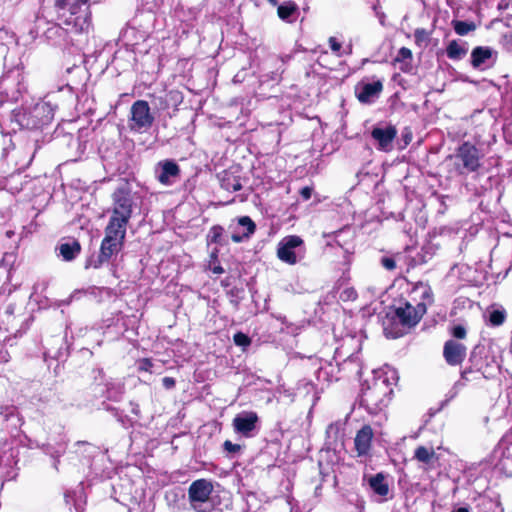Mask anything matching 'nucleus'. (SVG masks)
Here are the masks:
<instances>
[{
	"mask_svg": "<svg viewBox=\"0 0 512 512\" xmlns=\"http://www.w3.org/2000/svg\"><path fill=\"white\" fill-rule=\"evenodd\" d=\"M89 0H56L55 8L62 24H50L44 31L47 40L57 44L67 32L87 33L91 27V15L87 5Z\"/></svg>",
	"mask_w": 512,
	"mask_h": 512,
	"instance_id": "nucleus-1",
	"label": "nucleus"
},
{
	"mask_svg": "<svg viewBox=\"0 0 512 512\" xmlns=\"http://www.w3.org/2000/svg\"><path fill=\"white\" fill-rule=\"evenodd\" d=\"M433 301L432 290L428 284H417L409 294V300L396 308L395 314L405 327L415 326L426 313L427 306Z\"/></svg>",
	"mask_w": 512,
	"mask_h": 512,
	"instance_id": "nucleus-2",
	"label": "nucleus"
},
{
	"mask_svg": "<svg viewBox=\"0 0 512 512\" xmlns=\"http://www.w3.org/2000/svg\"><path fill=\"white\" fill-rule=\"evenodd\" d=\"M392 393L389 378L384 374L376 375L371 383L362 388L360 405L369 413L377 414L389 404Z\"/></svg>",
	"mask_w": 512,
	"mask_h": 512,
	"instance_id": "nucleus-3",
	"label": "nucleus"
},
{
	"mask_svg": "<svg viewBox=\"0 0 512 512\" xmlns=\"http://www.w3.org/2000/svg\"><path fill=\"white\" fill-rule=\"evenodd\" d=\"M125 235L126 231L106 226L105 237L101 243L100 253L95 259L88 260L85 268L93 267L98 269L104 263L108 262L113 255L121 250Z\"/></svg>",
	"mask_w": 512,
	"mask_h": 512,
	"instance_id": "nucleus-4",
	"label": "nucleus"
},
{
	"mask_svg": "<svg viewBox=\"0 0 512 512\" xmlns=\"http://www.w3.org/2000/svg\"><path fill=\"white\" fill-rule=\"evenodd\" d=\"M112 215L107 226L126 231L132 215L133 200L130 191L125 188L117 189L113 195Z\"/></svg>",
	"mask_w": 512,
	"mask_h": 512,
	"instance_id": "nucleus-5",
	"label": "nucleus"
},
{
	"mask_svg": "<svg viewBox=\"0 0 512 512\" xmlns=\"http://www.w3.org/2000/svg\"><path fill=\"white\" fill-rule=\"evenodd\" d=\"M483 154L473 144L464 142L456 151L454 167L460 175L477 172L481 167Z\"/></svg>",
	"mask_w": 512,
	"mask_h": 512,
	"instance_id": "nucleus-6",
	"label": "nucleus"
},
{
	"mask_svg": "<svg viewBox=\"0 0 512 512\" xmlns=\"http://www.w3.org/2000/svg\"><path fill=\"white\" fill-rule=\"evenodd\" d=\"M213 491V485L209 480L198 479L191 483L188 489V498L191 507L196 512H210L212 504L210 495Z\"/></svg>",
	"mask_w": 512,
	"mask_h": 512,
	"instance_id": "nucleus-7",
	"label": "nucleus"
},
{
	"mask_svg": "<svg viewBox=\"0 0 512 512\" xmlns=\"http://www.w3.org/2000/svg\"><path fill=\"white\" fill-rule=\"evenodd\" d=\"M304 254L303 240L297 235L286 236L278 244V258L289 265H294L303 259Z\"/></svg>",
	"mask_w": 512,
	"mask_h": 512,
	"instance_id": "nucleus-8",
	"label": "nucleus"
},
{
	"mask_svg": "<svg viewBox=\"0 0 512 512\" xmlns=\"http://www.w3.org/2000/svg\"><path fill=\"white\" fill-rule=\"evenodd\" d=\"M130 129L136 132H143L150 129L154 122V116L151 113L147 101L137 100L131 106Z\"/></svg>",
	"mask_w": 512,
	"mask_h": 512,
	"instance_id": "nucleus-9",
	"label": "nucleus"
},
{
	"mask_svg": "<svg viewBox=\"0 0 512 512\" xmlns=\"http://www.w3.org/2000/svg\"><path fill=\"white\" fill-rule=\"evenodd\" d=\"M54 117V108L49 102L37 103L27 114L23 116V121L32 129L39 128L49 124Z\"/></svg>",
	"mask_w": 512,
	"mask_h": 512,
	"instance_id": "nucleus-10",
	"label": "nucleus"
},
{
	"mask_svg": "<svg viewBox=\"0 0 512 512\" xmlns=\"http://www.w3.org/2000/svg\"><path fill=\"white\" fill-rule=\"evenodd\" d=\"M258 422L259 417L256 412L243 411L234 417L232 425L236 433L250 438L254 436Z\"/></svg>",
	"mask_w": 512,
	"mask_h": 512,
	"instance_id": "nucleus-11",
	"label": "nucleus"
},
{
	"mask_svg": "<svg viewBox=\"0 0 512 512\" xmlns=\"http://www.w3.org/2000/svg\"><path fill=\"white\" fill-rule=\"evenodd\" d=\"M473 363L474 368H469L461 373V379L454 384V389L458 390L461 386H464L467 381H470V375H476L481 373L484 377H488L494 370L498 369V365L494 360L491 363L486 362L485 366L481 359H477V356L473 353L470 359Z\"/></svg>",
	"mask_w": 512,
	"mask_h": 512,
	"instance_id": "nucleus-12",
	"label": "nucleus"
},
{
	"mask_svg": "<svg viewBox=\"0 0 512 512\" xmlns=\"http://www.w3.org/2000/svg\"><path fill=\"white\" fill-rule=\"evenodd\" d=\"M383 90V84L380 80L370 82L361 81L355 86V95L360 103L371 104L379 98Z\"/></svg>",
	"mask_w": 512,
	"mask_h": 512,
	"instance_id": "nucleus-13",
	"label": "nucleus"
},
{
	"mask_svg": "<svg viewBox=\"0 0 512 512\" xmlns=\"http://www.w3.org/2000/svg\"><path fill=\"white\" fill-rule=\"evenodd\" d=\"M396 135L397 130L392 125H388L384 128L375 127L371 132L372 138L377 142V148L385 152L393 149V141Z\"/></svg>",
	"mask_w": 512,
	"mask_h": 512,
	"instance_id": "nucleus-14",
	"label": "nucleus"
},
{
	"mask_svg": "<svg viewBox=\"0 0 512 512\" xmlns=\"http://www.w3.org/2000/svg\"><path fill=\"white\" fill-rule=\"evenodd\" d=\"M180 176L178 164L172 160L159 162L156 168V178L164 185H172Z\"/></svg>",
	"mask_w": 512,
	"mask_h": 512,
	"instance_id": "nucleus-15",
	"label": "nucleus"
},
{
	"mask_svg": "<svg viewBox=\"0 0 512 512\" xmlns=\"http://www.w3.org/2000/svg\"><path fill=\"white\" fill-rule=\"evenodd\" d=\"M233 229L231 239L235 243H240L249 239L256 230V224L249 216L239 217L235 225H231Z\"/></svg>",
	"mask_w": 512,
	"mask_h": 512,
	"instance_id": "nucleus-16",
	"label": "nucleus"
},
{
	"mask_svg": "<svg viewBox=\"0 0 512 512\" xmlns=\"http://www.w3.org/2000/svg\"><path fill=\"white\" fill-rule=\"evenodd\" d=\"M373 438L372 428L368 425L363 426L356 434L354 439L355 448L358 455H365L368 453L371 447V441Z\"/></svg>",
	"mask_w": 512,
	"mask_h": 512,
	"instance_id": "nucleus-17",
	"label": "nucleus"
},
{
	"mask_svg": "<svg viewBox=\"0 0 512 512\" xmlns=\"http://www.w3.org/2000/svg\"><path fill=\"white\" fill-rule=\"evenodd\" d=\"M506 316V310L497 304L489 306L485 312L487 322L494 327L502 325L506 320Z\"/></svg>",
	"mask_w": 512,
	"mask_h": 512,
	"instance_id": "nucleus-18",
	"label": "nucleus"
},
{
	"mask_svg": "<svg viewBox=\"0 0 512 512\" xmlns=\"http://www.w3.org/2000/svg\"><path fill=\"white\" fill-rule=\"evenodd\" d=\"M57 249L59 250V255L63 260L71 261L80 253L81 245L77 240H70L68 242L61 243Z\"/></svg>",
	"mask_w": 512,
	"mask_h": 512,
	"instance_id": "nucleus-19",
	"label": "nucleus"
},
{
	"mask_svg": "<svg viewBox=\"0 0 512 512\" xmlns=\"http://www.w3.org/2000/svg\"><path fill=\"white\" fill-rule=\"evenodd\" d=\"M369 486L374 494L386 497L389 493V485L382 473H378L368 480Z\"/></svg>",
	"mask_w": 512,
	"mask_h": 512,
	"instance_id": "nucleus-20",
	"label": "nucleus"
},
{
	"mask_svg": "<svg viewBox=\"0 0 512 512\" xmlns=\"http://www.w3.org/2000/svg\"><path fill=\"white\" fill-rule=\"evenodd\" d=\"M339 368L344 372L359 377L362 369L359 356L356 354L348 356L341 364H339Z\"/></svg>",
	"mask_w": 512,
	"mask_h": 512,
	"instance_id": "nucleus-21",
	"label": "nucleus"
},
{
	"mask_svg": "<svg viewBox=\"0 0 512 512\" xmlns=\"http://www.w3.org/2000/svg\"><path fill=\"white\" fill-rule=\"evenodd\" d=\"M221 187L227 191H239L242 188L241 180L238 176L230 172H224L220 177Z\"/></svg>",
	"mask_w": 512,
	"mask_h": 512,
	"instance_id": "nucleus-22",
	"label": "nucleus"
},
{
	"mask_svg": "<svg viewBox=\"0 0 512 512\" xmlns=\"http://www.w3.org/2000/svg\"><path fill=\"white\" fill-rule=\"evenodd\" d=\"M297 5L292 1H286L278 6L277 13L280 19L286 22H293L297 13Z\"/></svg>",
	"mask_w": 512,
	"mask_h": 512,
	"instance_id": "nucleus-23",
	"label": "nucleus"
},
{
	"mask_svg": "<svg viewBox=\"0 0 512 512\" xmlns=\"http://www.w3.org/2000/svg\"><path fill=\"white\" fill-rule=\"evenodd\" d=\"M492 51L488 47H476L471 53V63L474 67H480L491 58Z\"/></svg>",
	"mask_w": 512,
	"mask_h": 512,
	"instance_id": "nucleus-24",
	"label": "nucleus"
},
{
	"mask_svg": "<svg viewBox=\"0 0 512 512\" xmlns=\"http://www.w3.org/2000/svg\"><path fill=\"white\" fill-rule=\"evenodd\" d=\"M467 348L464 344L450 340V365H456L466 357Z\"/></svg>",
	"mask_w": 512,
	"mask_h": 512,
	"instance_id": "nucleus-25",
	"label": "nucleus"
},
{
	"mask_svg": "<svg viewBox=\"0 0 512 512\" xmlns=\"http://www.w3.org/2000/svg\"><path fill=\"white\" fill-rule=\"evenodd\" d=\"M435 240V236L430 238L429 242L422 248L423 255H421L419 259H414L415 264H423L426 263L429 259H431L435 250H437L440 246V243L436 242Z\"/></svg>",
	"mask_w": 512,
	"mask_h": 512,
	"instance_id": "nucleus-26",
	"label": "nucleus"
},
{
	"mask_svg": "<svg viewBox=\"0 0 512 512\" xmlns=\"http://www.w3.org/2000/svg\"><path fill=\"white\" fill-rule=\"evenodd\" d=\"M469 46L464 41H450V59H462L468 52Z\"/></svg>",
	"mask_w": 512,
	"mask_h": 512,
	"instance_id": "nucleus-27",
	"label": "nucleus"
},
{
	"mask_svg": "<svg viewBox=\"0 0 512 512\" xmlns=\"http://www.w3.org/2000/svg\"><path fill=\"white\" fill-rule=\"evenodd\" d=\"M414 458L421 463L431 465L436 456L433 449H428L424 446H419L416 448L414 452Z\"/></svg>",
	"mask_w": 512,
	"mask_h": 512,
	"instance_id": "nucleus-28",
	"label": "nucleus"
},
{
	"mask_svg": "<svg viewBox=\"0 0 512 512\" xmlns=\"http://www.w3.org/2000/svg\"><path fill=\"white\" fill-rule=\"evenodd\" d=\"M451 25L453 26L454 31L460 36H465L476 30V24L473 21L454 19L452 20Z\"/></svg>",
	"mask_w": 512,
	"mask_h": 512,
	"instance_id": "nucleus-29",
	"label": "nucleus"
},
{
	"mask_svg": "<svg viewBox=\"0 0 512 512\" xmlns=\"http://www.w3.org/2000/svg\"><path fill=\"white\" fill-rule=\"evenodd\" d=\"M412 59L413 56L411 50L406 47H402L398 51L395 61L400 64V69L402 71H408L411 67Z\"/></svg>",
	"mask_w": 512,
	"mask_h": 512,
	"instance_id": "nucleus-30",
	"label": "nucleus"
},
{
	"mask_svg": "<svg viewBox=\"0 0 512 512\" xmlns=\"http://www.w3.org/2000/svg\"><path fill=\"white\" fill-rule=\"evenodd\" d=\"M328 42L330 49L337 57L352 53V45H348L346 49L342 50V44L335 37H330Z\"/></svg>",
	"mask_w": 512,
	"mask_h": 512,
	"instance_id": "nucleus-31",
	"label": "nucleus"
},
{
	"mask_svg": "<svg viewBox=\"0 0 512 512\" xmlns=\"http://www.w3.org/2000/svg\"><path fill=\"white\" fill-rule=\"evenodd\" d=\"M402 259L401 254L396 255H384L380 259V264L383 268H385L388 271H393L397 267V262Z\"/></svg>",
	"mask_w": 512,
	"mask_h": 512,
	"instance_id": "nucleus-32",
	"label": "nucleus"
},
{
	"mask_svg": "<svg viewBox=\"0 0 512 512\" xmlns=\"http://www.w3.org/2000/svg\"><path fill=\"white\" fill-rule=\"evenodd\" d=\"M223 232H224V229L221 226H219V225L213 226L207 235L208 242L221 244V245L226 244V242L223 240Z\"/></svg>",
	"mask_w": 512,
	"mask_h": 512,
	"instance_id": "nucleus-33",
	"label": "nucleus"
},
{
	"mask_svg": "<svg viewBox=\"0 0 512 512\" xmlns=\"http://www.w3.org/2000/svg\"><path fill=\"white\" fill-rule=\"evenodd\" d=\"M45 453L50 455L52 458L55 459V462L53 464L54 468L57 469V463L58 458L65 453L66 446L65 444H58L57 447H53L52 445L48 444L45 446Z\"/></svg>",
	"mask_w": 512,
	"mask_h": 512,
	"instance_id": "nucleus-34",
	"label": "nucleus"
},
{
	"mask_svg": "<svg viewBox=\"0 0 512 512\" xmlns=\"http://www.w3.org/2000/svg\"><path fill=\"white\" fill-rule=\"evenodd\" d=\"M414 38L418 46L426 45L429 40V33L424 28H418L414 32Z\"/></svg>",
	"mask_w": 512,
	"mask_h": 512,
	"instance_id": "nucleus-35",
	"label": "nucleus"
},
{
	"mask_svg": "<svg viewBox=\"0 0 512 512\" xmlns=\"http://www.w3.org/2000/svg\"><path fill=\"white\" fill-rule=\"evenodd\" d=\"M472 301L468 297H458L453 302V310L471 308Z\"/></svg>",
	"mask_w": 512,
	"mask_h": 512,
	"instance_id": "nucleus-36",
	"label": "nucleus"
},
{
	"mask_svg": "<svg viewBox=\"0 0 512 512\" xmlns=\"http://www.w3.org/2000/svg\"><path fill=\"white\" fill-rule=\"evenodd\" d=\"M451 334L456 339H464L467 334L466 326L463 324L454 325L451 329Z\"/></svg>",
	"mask_w": 512,
	"mask_h": 512,
	"instance_id": "nucleus-37",
	"label": "nucleus"
},
{
	"mask_svg": "<svg viewBox=\"0 0 512 512\" xmlns=\"http://www.w3.org/2000/svg\"><path fill=\"white\" fill-rule=\"evenodd\" d=\"M234 342L237 346H248L250 344V339L244 333L238 332L234 335Z\"/></svg>",
	"mask_w": 512,
	"mask_h": 512,
	"instance_id": "nucleus-38",
	"label": "nucleus"
},
{
	"mask_svg": "<svg viewBox=\"0 0 512 512\" xmlns=\"http://www.w3.org/2000/svg\"><path fill=\"white\" fill-rule=\"evenodd\" d=\"M340 298L344 301L355 300L357 298V292L353 288H347L341 292Z\"/></svg>",
	"mask_w": 512,
	"mask_h": 512,
	"instance_id": "nucleus-39",
	"label": "nucleus"
},
{
	"mask_svg": "<svg viewBox=\"0 0 512 512\" xmlns=\"http://www.w3.org/2000/svg\"><path fill=\"white\" fill-rule=\"evenodd\" d=\"M224 450L229 454H235L240 451L241 446L239 444H234L229 440H226L223 444Z\"/></svg>",
	"mask_w": 512,
	"mask_h": 512,
	"instance_id": "nucleus-40",
	"label": "nucleus"
},
{
	"mask_svg": "<svg viewBox=\"0 0 512 512\" xmlns=\"http://www.w3.org/2000/svg\"><path fill=\"white\" fill-rule=\"evenodd\" d=\"M469 271L470 268L466 265H455L452 268H450V276H455L457 273L464 274Z\"/></svg>",
	"mask_w": 512,
	"mask_h": 512,
	"instance_id": "nucleus-41",
	"label": "nucleus"
},
{
	"mask_svg": "<svg viewBox=\"0 0 512 512\" xmlns=\"http://www.w3.org/2000/svg\"><path fill=\"white\" fill-rule=\"evenodd\" d=\"M313 189L311 187L305 186L300 190V195L303 200H309L312 196Z\"/></svg>",
	"mask_w": 512,
	"mask_h": 512,
	"instance_id": "nucleus-42",
	"label": "nucleus"
},
{
	"mask_svg": "<svg viewBox=\"0 0 512 512\" xmlns=\"http://www.w3.org/2000/svg\"><path fill=\"white\" fill-rule=\"evenodd\" d=\"M110 385L111 384H107V391L109 393L108 395V398L109 399H112V400H118L119 396L122 394V388L119 386L117 388V391H115L113 394H111V388H110Z\"/></svg>",
	"mask_w": 512,
	"mask_h": 512,
	"instance_id": "nucleus-43",
	"label": "nucleus"
},
{
	"mask_svg": "<svg viewBox=\"0 0 512 512\" xmlns=\"http://www.w3.org/2000/svg\"><path fill=\"white\" fill-rule=\"evenodd\" d=\"M162 383H163V386L166 388V389H172L175 384H176V381L174 378L172 377H164L162 379Z\"/></svg>",
	"mask_w": 512,
	"mask_h": 512,
	"instance_id": "nucleus-44",
	"label": "nucleus"
},
{
	"mask_svg": "<svg viewBox=\"0 0 512 512\" xmlns=\"http://www.w3.org/2000/svg\"><path fill=\"white\" fill-rule=\"evenodd\" d=\"M384 332H385V335L390 338H397L402 335V332H400V331H395V332L390 331L388 329V327L386 326V323H384Z\"/></svg>",
	"mask_w": 512,
	"mask_h": 512,
	"instance_id": "nucleus-45",
	"label": "nucleus"
},
{
	"mask_svg": "<svg viewBox=\"0 0 512 512\" xmlns=\"http://www.w3.org/2000/svg\"><path fill=\"white\" fill-rule=\"evenodd\" d=\"M151 367H152V363L149 359L141 360L140 367H139L141 370L150 371Z\"/></svg>",
	"mask_w": 512,
	"mask_h": 512,
	"instance_id": "nucleus-46",
	"label": "nucleus"
},
{
	"mask_svg": "<svg viewBox=\"0 0 512 512\" xmlns=\"http://www.w3.org/2000/svg\"><path fill=\"white\" fill-rule=\"evenodd\" d=\"M15 304L13 303H10L7 305V307L5 308V314L8 315V316H11L14 314V311H15Z\"/></svg>",
	"mask_w": 512,
	"mask_h": 512,
	"instance_id": "nucleus-47",
	"label": "nucleus"
},
{
	"mask_svg": "<svg viewBox=\"0 0 512 512\" xmlns=\"http://www.w3.org/2000/svg\"><path fill=\"white\" fill-rule=\"evenodd\" d=\"M452 512H471V509L468 505L462 507H454Z\"/></svg>",
	"mask_w": 512,
	"mask_h": 512,
	"instance_id": "nucleus-48",
	"label": "nucleus"
},
{
	"mask_svg": "<svg viewBox=\"0 0 512 512\" xmlns=\"http://www.w3.org/2000/svg\"><path fill=\"white\" fill-rule=\"evenodd\" d=\"M336 431H337V427L334 424H330L327 427L326 433H327L328 436H330L332 433H334Z\"/></svg>",
	"mask_w": 512,
	"mask_h": 512,
	"instance_id": "nucleus-49",
	"label": "nucleus"
},
{
	"mask_svg": "<svg viewBox=\"0 0 512 512\" xmlns=\"http://www.w3.org/2000/svg\"><path fill=\"white\" fill-rule=\"evenodd\" d=\"M443 357L448 362V341L443 345Z\"/></svg>",
	"mask_w": 512,
	"mask_h": 512,
	"instance_id": "nucleus-50",
	"label": "nucleus"
},
{
	"mask_svg": "<svg viewBox=\"0 0 512 512\" xmlns=\"http://www.w3.org/2000/svg\"><path fill=\"white\" fill-rule=\"evenodd\" d=\"M275 62H276V65H277V64H280V66L277 68V70L281 69V72H280V74H281V73L283 72L282 67H283V65H284V60H283V58H277V59L275 60Z\"/></svg>",
	"mask_w": 512,
	"mask_h": 512,
	"instance_id": "nucleus-51",
	"label": "nucleus"
},
{
	"mask_svg": "<svg viewBox=\"0 0 512 512\" xmlns=\"http://www.w3.org/2000/svg\"><path fill=\"white\" fill-rule=\"evenodd\" d=\"M213 272H214L215 274H222V273L224 272V270H223V268H222L221 266H215V267L213 268Z\"/></svg>",
	"mask_w": 512,
	"mask_h": 512,
	"instance_id": "nucleus-52",
	"label": "nucleus"
},
{
	"mask_svg": "<svg viewBox=\"0 0 512 512\" xmlns=\"http://www.w3.org/2000/svg\"><path fill=\"white\" fill-rule=\"evenodd\" d=\"M377 16H378V18H379L380 23H381L382 25H384V18H385L384 13H378V12H377Z\"/></svg>",
	"mask_w": 512,
	"mask_h": 512,
	"instance_id": "nucleus-53",
	"label": "nucleus"
},
{
	"mask_svg": "<svg viewBox=\"0 0 512 512\" xmlns=\"http://www.w3.org/2000/svg\"><path fill=\"white\" fill-rule=\"evenodd\" d=\"M278 1L279 0H268V2L271 3L272 5H276Z\"/></svg>",
	"mask_w": 512,
	"mask_h": 512,
	"instance_id": "nucleus-54",
	"label": "nucleus"
},
{
	"mask_svg": "<svg viewBox=\"0 0 512 512\" xmlns=\"http://www.w3.org/2000/svg\"><path fill=\"white\" fill-rule=\"evenodd\" d=\"M279 75H280V74H275V75H273V76L271 77V79H272V80H276V79H277V77H278Z\"/></svg>",
	"mask_w": 512,
	"mask_h": 512,
	"instance_id": "nucleus-55",
	"label": "nucleus"
}]
</instances>
